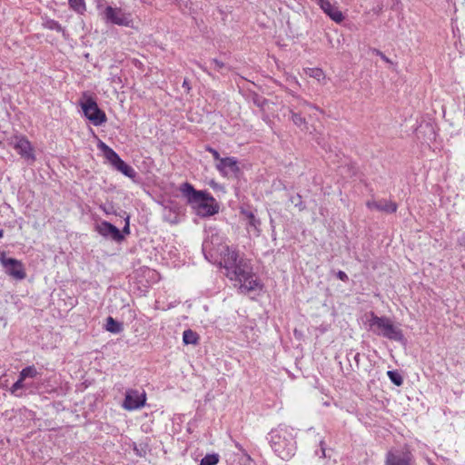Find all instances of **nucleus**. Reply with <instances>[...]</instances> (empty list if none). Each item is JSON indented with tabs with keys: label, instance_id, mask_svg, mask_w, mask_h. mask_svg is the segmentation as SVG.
Returning a JSON list of instances; mask_svg holds the SVG:
<instances>
[{
	"label": "nucleus",
	"instance_id": "f257e3e1",
	"mask_svg": "<svg viewBox=\"0 0 465 465\" xmlns=\"http://www.w3.org/2000/svg\"><path fill=\"white\" fill-rule=\"evenodd\" d=\"M226 258L221 263L226 270V275L231 280L237 281L241 287L246 291H254L258 286L257 279L252 273V267L249 261L240 257L236 250H225Z\"/></svg>",
	"mask_w": 465,
	"mask_h": 465
},
{
	"label": "nucleus",
	"instance_id": "f03ea898",
	"mask_svg": "<svg viewBox=\"0 0 465 465\" xmlns=\"http://www.w3.org/2000/svg\"><path fill=\"white\" fill-rule=\"evenodd\" d=\"M179 191L198 216L210 217L219 213V203L207 191L196 190L188 182L182 183Z\"/></svg>",
	"mask_w": 465,
	"mask_h": 465
},
{
	"label": "nucleus",
	"instance_id": "7ed1b4c3",
	"mask_svg": "<svg viewBox=\"0 0 465 465\" xmlns=\"http://www.w3.org/2000/svg\"><path fill=\"white\" fill-rule=\"evenodd\" d=\"M267 440L273 452L282 460H289L294 456L297 447L292 429L279 425L268 433Z\"/></svg>",
	"mask_w": 465,
	"mask_h": 465
},
{
	"label": "nucleus",
	"instance_id": "20e7f679",
	"mask_svg": "<svg viewBox=\"0 0 465 465\" xmlns=\"http://www.w3.org/2000/svg\"><path fill=\"white\" fill-rule=\"evenodd\" d=\"M367 322L369 331L378 336H381L391 341H398L401 344L406 342L402 331L393 324L392 321L386 316H378L373 312L369 313Z\"/></svg>",
	"mask_w": 465,
	"mask_h": 465
},
{
	"label": "nucleus",
	"instance_id": "39448f33",
	"mask_svg": "<svg viewBox=\"0 0 465 465\" xmlns=\"http://www.w3.org/2000/svg\"><path fill=\"white\" fill-rule=\"evenodd\" d=\"M97 147L103 152L104 158L115 170L122 173L126 177L134 180L137 176V173L131 165L122 160L114 150L102 141H99Z\"/></svg>",
	"mask_w": 465,
	"mask_h": 465
},
{
	"label": "nucleus",
	"instance_id": "423d86ee",
	"mask_svg": "<svg viewBox=\"0 0 465 465\" xmlns=\"http://www.w3.org/2000/svg\"><path fill=\"white\" fill-rule=\"evenodd\" d=\"M79 104L83 110L84 115L95 126H100L107 121L105 113L99 108L95 99L87 94H83V98Z\"/></svg>",
	"mask_w": 465,
	"mask_h": 465
},
{
	"label": "nucleus",
	"instance_id": "0eeeda50",
	"mask_svg": "<svg viewBox=\"0 0 465 465\" xmlns=\"http://www.w3.org/2000/svg\"><path fill=\"white\" fill-rule=\"evenodd\" d=\"M202 250L206 259L210 260L216 255H220L221 262H223L224 258H226L227 252L225 250L231 249L228 245L223 243V236L215 232L209 235L203 241Z\"/></svg>",
	"mask_w": 465,
	"mask_h": 465
},
{
	"label": "nucleus",
	"instance_id": "6e6552de",
	"mask_svg": "<svg viewBox=\"0 0 465 465\" xmlns=\"http://www.w3.org/2000/svg\"><path fill=\"white\" fill-rule=\"evenodd\" d=\"M0 264L5 272L15 280L22 281L26 277L24 263L17 259L6 257L5 252H0Z\"/></svg>",
	"mask_w": 465,
	"mask_h": 465
},
{
	"label": "nucleus",
	"instance_id": "1a4fd4ad",
	"mask_svg": "<svg viewBox=\"0 0 465 465\" xmlns=\"http://www.w3.org/2000/svg\"><path fill=\"white\" fill-rule=\"evenodd\" d=\"M103 16L106 23L117 25L129 26L133 21L130 14L125 13L119 7H113L111 5L105 7Z\"/></svg>",
	"mask_w": 465,
	"mask_h": 465
},
{
	"label": "nucleus",
	"instance_id": "9d476101",
	"mask_svg": "<svg viewBox=\"0 0 465 465\" xmlns=\"http://www.w3.org/2000/svg\"><path fill=\"white\" fill-rule=\"evenodd\" d=\"M146 402L144 391H139L134 389H128L125 391L123 408L127 411H134L143 408Z\"/></svg>",
	"mask_w": 465,
	"mask_h": 465
},
{
	"label": "nucleus",
	"instance_id": "9b49d317",
	"mask_svg": "<svg viewBox=\"0 0 465 465\" xmlns=\"http://www.w3.org/2000/svg\"><path fill=\"white\" fill-rule=\"evenodd\" d=\"M13 147L24 159L35 161L34 148L29 140L24 135H15L12 142Z\"/></svg>",
	"mask_w": 465,
	"mask_h": 465
},
{
	"label": "nucleus",
	"instance_id": "f8f14e48",
	"mask_svg": "<svg viewBox=\"0 0 465 465\" xmlns=\"http://www.w3.org/2000/svg\"><path fill=\"white\" fill-rule=\"evenodd\" d=\"M95 231L104 238L114 241L115 242L124 241V235L121 231L107 221H102L96 223Z\"/></svg>",
	"mask_w": 465,
	"mask_h": 465
},
{
	"label": "nucleus",
	"instance_id": "ddd939ff",
	"mask_svg": "<svg viewBox=\"0 0 465 465\" xmlns=\"http://www.w3.org/2000/svg\"><path fill=\"white\" fill-rule=\"evenodd\" d=\"M413 460V455L409 450H391L386 453L384 465H411Z\"/></svg>",
	"mask_w": 465,
	"mask_h": 465
},
{
	"label": "nucleus",
	"instance_id": "4468645a",
	"mask_svg": "<svg viewBox=\"0 0 465 465\" xmlns=\"http://www.w3.org/2000/svg\"><path fill=\"white\" fill-rule=\"evenodd\" d=\"M215 168L219 173L224 177L228 176L230 173L237 175L241 172L238 160L232 156L224 157L220 160V162L215 164Z\"/></svg>",
	"mask_w": 465,
	"mask_h": 465
},
{
	"label": "nucleus",
	"instance_id": "2eb2a0df",
	"mask_svg": "<svg viewBox=\"0 0 465 465\" xmlns=\"http://www.w3.org/2000/svg\"><path fill=\"white\" fill-rule=\"evenodd\" d=\"M321 9L335 23H341L344 20V15L340 11L336 4H332L330 0H319Z\"/></svg>",
	"mask_w": 465,
	"mask_h": 465
},
{
	"label": "nucleus",
	"instance_id": "dca6fc26",
	"mask_svg": "<svg viewBox=\"0 0 465 465\" xmlns=\"http://www.w3.org/2000/svg\"><path fill=\"white\" fill-rule=\"evenodd\" d=\"M366 206L372 210L375 209L380 212H383L386 213H394L397 212L398 205L395 202L389 201L386 199H381L379 201H368L366 203Z\"/></svg>",
	"mask_w": 465,
	"mask_h": 465
},
{
	"label": "nucleus",
	"instance_id": "f3484780",
	"mask_svg": "<svg viewBox=\"0 0 465 465\" xmlns=\"http://www.w3.org/2000/svg\"><path fill=\"white\" fill-rule=\"evenodd\" d=\"M241 213L245 217L247 221V226L253 229L256 236L260 235L261 232V221L257 218L252 211L242 210Z\"/></svg>",
	"mask_w": 465,
	"mask_h": 465
},
{
	"label": "nucleus",
	"instance_id": "a211bd4d",
	"mask_svg": "<svg viewBox=\"0 0 465 465\" xmlns=\"http://www.w3.org/2000/svg\"><path fill=\"white\" fill-rule=\"evenodd\" d=\"M105 330L111 333L118 334L123 331V323L114 320L112 316L106 318Z\"/></svg>",
	"mask_w": 465,
	"mask_h": 465
},
{
	"label": "nucleus",
	"instance_id": "6ab92c4d",
	"mask_svg": "<svg viewBox=\"0 0 465 465\" xmlns=\"http://www.w3.org/2000/svg\"><path fill=\"white\" fill-rule=\"evenodd\" d=\"M183 341L185 345H196L199 342V335L196 331L187 329L183 333Z\"/></svg>",
	"mask_w": 465,
	"mask_h": 465
},
{
	"label": "nucleus",
	"instance_id": "aec40b11",
	"mask_svg": "<svg viewBox=\"0 0 465 465\" xmlns=\"http://www.w3.org/2000/svg\"><path fill=\"white\" fill-rule=\"evenodd\" d=\"M289 113L291 115V117H290L291 120L293 122V124L296 126H298L300 128H304V129L307 128V122H306L305 118L301 115V114L294 112V110L292 108H289Z\"/></svg>",
	"mask_w": 465,
	"mask_h": 465
},
{
	"label": "nucleus",
	"instance_id": "412c9836",
	"mask_svg": "<svg viewBox=\"0 0 465 465\" xmlns=\"http://www.w3.org/2000/svg\"><path fill=\"white\" fill-rule=\"evenodd\" d=\"M43 26L46 29L56 31L64 35L65 31L63 26L55 20L47 18L44 21Z\"/></svg>",
	"mask_w": 465,
	"mask_h": 465
},
{
	"label": "nucleus",
	"instance_id": "4be33fe9",
	"mask_svg": "<svg viewBox=\"0 0 465 465\" xmlns=\"http://www.w3.org/2000/svg\"><path fill=\"white\" fill-rule=\"evenodd\" d=\"M249 99L259 108H263L267 104L268 101L263 96L260 95L255 92L249 93Z\"/></svg>",
	"mask_w": 465,
	"mask_h": 465
},
{
	"label": "nucleus",
	"instance_id": "5701e85b",
	"mask_svg": "<svg viewBox=\"0 0 465 465\" xmlns=\"http://www.w3.org/2000/svg\"><path fill=\"white\" fill-rule=\"evenodd\" d=\"M68 4L70 8L78 14H84L86 10L84 0H68Z\"/></svg>",
	"mask_w": 465,
	"mask_h": 465
},
{
	"label": "nucleus",
	"instance_id": "b1692460",
	"mask_svg": "<svg viewBox=\"0 0 465 465\" xmlns=\"http://www.w3.org/2000/svg\"><path fill=\"white\" fill-rule=\"evenodd\" d=\"M220 460V456L217 453L205 455L200 462V465H217Z\"/></svg>",
	"mask_w": 465,
	"mask_h": 465
},
{
	"label": "nucleus",
	"instance_id": "393cba45",
	"mask_svg": "<svg viewBox=\"0 0 465 465\" xmlns=\"http://www.w3.org/2000/svg\"><path fill=\"white\" fill-rule=\"evenodd\" d=\"M25 381V380L22 379L21 375L19 374L18 380L12 385L10 389L11 393L15 394L17 397H21L23 393H18L17 391L26 387Z\"/></svg>",
	"mask_w": 465,
	"mask_h": 465
},
{
	"label": "nucleus",
	"instance_id": "a878e982",
	"mask_svg": "<svg viewBox=\"0 0 465 465\" xmlns=\"http://www.w3.org/2000/svg\"><path fill=\"white\" fill-rule=\"evenodd\" d=\"M22 379L35 378L39 373L34 365L24 368L20 373Z\"/></svg>",
	"mask_w": 465,
	"mask_h": 465
},
{
	"label": "nucleus",
	"instance_id": "bb28decb",
	"mask_svg": "<svg viewBox=\"0 0 465 465\" xmlns=\"http://www.w3.org/2000/svg\"><path fill=\"white\" fill-rule=\"evenodd\" d=\"M387 375L390 381L396 386H401L403 383V379L398 371H388Z\"/></svg>",
	"mask_w": 465,
	"mask_h": 465
},
{
	"label": "nucleus",
	"instance_id": "cd10ccee",
	"mask_svg": "<svg viewBox=\"0 0 465 465\" xmlns=\"http://www.w3.org/2000/svg\"><path fill=\"white\" fill-rule=\"evenodd\" d=\"M290 202L299 209V211H303L306 209V205L302 201V197L300 193H296L295 195H291L289 198Z\"/></svg>",
	"mask_w": 465,
	"mask_h": 465
},
{
	"label": "nucleus",
	"instance_id": "c85d7f7f",
	"mask_svg": "<svg viewBox=\"0 0 465 465\" xmlns=\"http://www.w3.org/2000/svg\"><path fill=\"white\" fill-rule=\"evenodd\" d=\"M134 451L139 457H145L148 451V444L146 443H134Z\"/></svg>",
	"mask_w": 465,
	"mask_h": 465
},
{
	"label": "nucleus",
	"instance_id": "c756f323",
	"mask_svg": "<svg viewBox=\"0 0 465 465\" xmlns=\"http://www.w3.org/2000/svg\"><path fill=\"white\" fill-rule=\"evenodd\" d=\"M124 214L125 215V217H124L125 224H124L123 230L121 231V232L124 236V235L130 234V216L125 212H124Z\"/></svg>",
	"mask_w": 465,
	"mask_h": 465
},
{
	"label": "nucleus",
	"instance_id": "7c9ffc66",
	"mask_svg": "<svg viewBox=\"0 0 465 465\" xmlns=\"http://www.w3.org/2000/svg\"><path fill=\"white\" fill-rule=\"evenodd\" d=\"M205 151H206V152L211 153H212V155H213V159H214V160H216V161H217V163H219V162H220V160H222V159H223V158L220 156L219 152H218L216 149H214V148H213L212 146H210V145H206V146H205Z\"/></svg>",
	"mask_w": 465,
	"mask_h": 465
},
{
	"label": "nucleus",
	"instance_id": "2f4dec72",
	"mask_svg": "<svg viewBox=\"0 0 465 465\" xmlns=\"http://www.w3.org/2000/svg\"><path fill=\"white\" fill-rule=\"evenodd\" d=\"M100 209L106 214H116L114 207L112 203L100 205Z\"/></svg>",
	"mask_w": 465,
	"mask_h": 465
},
{
	"label": "nucleus",
	"instance_id": "473e14b6",
	"mask_svg": "<svg viewBox=\"0 0 465 465\" xmlns=\"http://www.w3.org/2000/svg\"><path fill=\"white\" fill-rule=\"evenodd\" d=\"M371 52L372 54L378 55L381 57V59H382L384 62L388 63V64H391L392 62L390 60V58H388L381 51H380L379 49H376V48H373L371 49Z\"/></svg>",
	"mask_w": 465,
	"mask_h": 465
},
{
	"label": "nucleus",
	"instance_id": "72a5a7b5",
	"mask_svg": "<svg viewBox=\"0 0 465 465\" xmlns=\"http://www.w3.org/2000/svg\"><path fill=\"white\" fill-rule=\"evenodd\" d=\"M299 105H301V106H308V107H310V108H313V109H315V110H317V111L321 112L322 114L323 113V111H322V109H320L317 105H314V104H310L309 102H307V101H305V100H302V99H301V100L299 101Z\"/></svg>",
	"mask_w": 465,
	"mask_h": 465
},
{
	"label": "nucleus",
	"instance_id": "f704fd0d",
	"mask_svg": "<svg viewBox=\"0 0 465 465\" xmlns=\"http://www.w3.org/2000/svg\"><path fill=\"white\" fill-rule=\"evenodd\" d=\"M211 63L214 64V68L217 71H220L221 69H223L225 66V64L223 62H222L216 58L212 59Z\"/></svg>",
	"mask_w": 465,
	"mask_h": 465
},
{
	"label": "nucleus",
	"instance_id": "c9c22d12",
	"mask_svg": "<svg viewBox=\"0 0 465 465\" xmlns=\"http://www.w3.org/2000/svg\"><path fill=\"white\" fill-rule=\"evenodd\" d=\"M336 277L344 282H347L349 281L348 275L343 271H338L336 272Z\"/></svg>",
	"mask_w": 465,
	"mask_h": 465
},
{
	"label": "nucleus",
	"instance_id": "e433bc0d",
	"mask_svg": "<svg viewBox=\"0 0 465 465\" xmlns=\"http://www.w3.org/2000/svg\"><path fill=\"white\" fill-rule=\"evenodd\" d=\"M183 88H184L187 93L191 90L190 82L186 78L183 82Z\"/></svg>",
	"mask_w": 465,
	"mask_h": 465
},
{
	"label": "nucleus",
	"instance_id": "4c0bfd02",
	"mask_svg": "<svg viewBox=\"0 0 465 465\" xmlns=\"http://www.w3.org/2000/svg\"><path fill=\"white\" fill-rule=\"evenodd\" d=\"M360 360H361V354H360V352H356L353 355V361H355L357 369L359 368V365H360Z\"/></svg>",
	"mask_w": 465,
	"mask_h": 465
},
{
	"label": "nucleus",
	"instance_id": "58836bf2",
	"mask_svg": "<svg viewBox=\"0 0 465 465\" xmlns=\"http://www.w3.org/2000/svg\"><path fill=\"white\" fill-rule=\"evenodd\" d=\"M196 64L198 65L199 68H201L203 72H205L206 74H211V73L208 71V69L203 65L201 63H196Z\"/></svg>",
	"mask_w": 465,
	"mask_h": 465
},
{
	"label": "nucleus",
	"instance_id": "ea45409f",
	"mask_svg": "<svg viewBox=\"0 0 465 465\" xmlns=\"http://www.w3.org/2000/svg\"><path fill=\"white\" fill-rule=\"evenodd\" d=\"M322 444H323V442L321 441V446H322ZM321 451H322V457H325V449L323 447H322Z\"/></svg>",
	"mask_w": 465,
	"mask_h": 465
},
{
	"label": "nucleus",
	"instance_id": "a19ab883",
	"mask_svg": "<svg viewBox=\"0 0 465 465\" xmlns=\"http://www.w3.org/2000/svg\"><path fill=\"white\" fill-rule=\"evenodd\" d=\"M317 72H318V73H317V75H321V74H322V70L317 69Z\"/></svg>",
	"mask_w": 465,
	"mask_h": 465
},
{
	"label": "nucleus",
	"instance_id": "79ce46f5",
	"mask_svg": "<svg viewBox=\"0 0 465 465\" xmlns=\"http://www.w3.org/2000/svg\"><path fill=\"white\" fill-rule=\"evenodd\" d=\"M4 236V230H0V238H2Z\"/></svg>",
	"mask_w": 465,
	"mask_h": 465
},
{
	"label": "nucleus",
	"instance_id": "37998d69",
	"mask_svg": "<svg viewBox=\"0 0 465 465\" xmlns=\"http://www.w3.org/2000/svg\"><path fill=\"white\" fill-rule=\"evenodd\" d=\"M350 355H351V352H349V354H347V358H348L349 361H350V358H349Z\"/></svg>",
	"mask_w": 465,
	"mask_h": 465
},
{
	"label": "nucleus",
	"instance_id": "c03bdc74",
	"mask_svg": "<svg viewBox=\"0 0 465 465\" xmlns=\"http://www.w3.org/2000/svg\"><path fill=\"white\" fill-rule=\"evenodd\" d=\"M350 355H351V352H349V354H347V358H348L349 361H350V358H349Z\"/></svg>",
	"mask_w": 465,
	"mask_h": 465
}]
</instances>
